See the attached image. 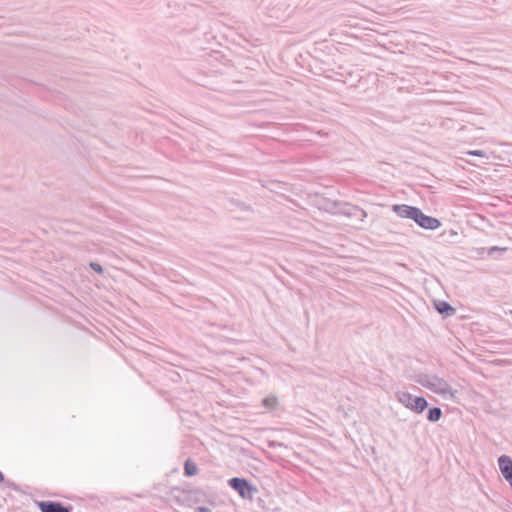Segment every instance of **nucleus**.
<instances>
[{
    "label": "nucleus",
    "mask_w": 512,
    "mask_h": 512,
    "mask_svg": "<svg viewBox=\"0 0 512 512\" xmlns=\"http://www.w3.org/2000/svg\"><path fill=\"white\" fill-rule=\"evenodd\" d=\"M90 267L97 273H103V268L100 264L92 262L90 263Z\"/></svg>",
    "instance_id": "nucleus-12"
},
{
    "label": "nucleus",
    "mask_w": 512,
    "mask_h": 512,
    "mask_svg": "<svg viewBox=\"0 0 512 512\" xmlns=\"http://www.w3.org/2000/svg\"><path fill=\"white\" fill-rule=\"evenodd\" d=\"M469 155L483 157L484 152L482 150H473L468 152Z\"/></svg>",
    "instance_id": "nucleus-13"
},
{
    "label": "nucleus",
    "mask_w": 512,
    "mask_h": 512,
    "mask_svg": "<svg viewBox=\"0 0 512 512\" xmlns=\"http://www.w3.org/2000/svg\"><path fill=\"white\" fill-rule=\"evenodd\" d=\"M184 470L187 476H194L198 473L197 465L195 463L190 462L189 460L185 462Z\"/></svg>",
    "instance_id": "nucleus-10"
},
{
    "label": "nucleus",
    "mask_w": 512,
    "mask_h": 512,
    "mask_svg": "<svg viewBox=\"0 0 512 512\" xmlns=\"http://www.w3.org/2000/svg\"><path fill=\"white\" fill-rule=\"evenodd\" d=\"M507 482L510 484V486L512 488V478L510 480H507Z\"/></svg>",
    "instance_id": "nucleus-16"
},
{
    "label": "nucleus",
    "mask_w": 512,
    "mask_h": 512,
    "mask_svg": "<svg viewBox=\"0 0 512 512\" xmlns=\"http://www.w3.org/2000/svg\"><path fill=\"white\" fill-rule=\"evenodd\" d=\"M498 466L504 479L510 480L512 478V459L507 455H501L498 458Z\"/></svg>",
    "instance_id": "nucleus-6"
},
{
    "label": "nucleus",
    "mask_w": 512,
    "mask_h": 512,
    "mask_svg": "<svg viewBox=\"0 0 512 512\" xmlns=\"http://www.w3.org/2000/svg\"><path fill=\"white\" fill-rule=\"evenodd\" d=\"M42 512H69L67 508L61 504L51 501H43L39 503Z\"/></svg>",
    "instance_id": "nucleus-7"
},
{
    "label": "nucleus",
    "mask_w": 512,
    "mask_h": 512,
    "mask_svg": "<svg viewBox=\"0 0 512 512\" xmlns=\"http://www.w3.org/2000/svg\"><path fill=\"white\" fill-rule=\"evenodd\" d=\"M442 417V410L439 407H433L428 410L427 419L431 422H437Z\"/></svg>",
    "instance_id": "nucleus-9"
},
{
    "label": "nucleus",
    "mask_w": 512,
    "mask_h": 512,
    "mask_svg": "<svg viewBox=\"0 0 512 512\" xmlns=\"http://www.w3.org/2000/svg\"><path fill=\"white\" fill-rule=\"evenodd\" d=\"M392 210L401 218L412 219L421 228L427 230H436L441 226L440 220L425 215L421 209L406 204H396L392 206Z\"/></svg>",
    "instance_id": "nucleus-1"
},
{
    "label": "nucleus",
    "mask_w": 512,
    "mask_h": 512,
    "mask_svg": "<svg viewBox=\"0 0 512 512\" xmlns=\"http://www.w3.org/2000/svg\"><path fill=\"white\" fill-rule=\"evenodd\" d=\"M395 398L406 409L416 414H421L428 407V402L424 397L414 396L407 391H397L395 393Z\"/></svg>",
    "instance_id": "nucleus-3"
},
{
    "label": "nucleus",
    "mask_w": 512,
    "mask_h": 512,
    "mask_svg": "<svg viewBox=\"0 0 512 512\" xmlns=\"http://www.w3.org/2000/svg\"><path fill=\"white\" fill-rule=\"evenodd\" d=\"M195 512H212L209 508L207 507H198Z\"/></svg>",
    "instance_id": "nucleus-14"
},
{
    "label": "nucleus",
    "mask_w": 512,
    "mask_h": 512,
    "mask_svg": "<svg viewBox=\"0 0 512 512\" xmlns=\"http://www.w3.org/2000/svg\"><path fill=\"white\" fill-rule=\"evenodd\" d=\"M436 309L440 314H446L447 316L452 315L455 309L447 302H440L436 305Z\"/></svg>",
    "instance_id": "nucleus-8"
},
{
    "label": "nucleus",
    "mask_w": 512,
    "mask_h": 512,
    "mask_svg": "<svg viewBox=\"0 0 512 512\" xmlns=\"http://www.w3.org/2000/svg\"><path fill=\"white\" fill-rule=\"evenodd\" d=\"M230 486L235 489L243 498H252L256 489L242 478H232L229 480Z\"/></svg>",
    "instance_id": "nucleus-4"
},
{
    "label": "nucleus",
    "mask_w": 512,
    "mask_h": 512,
    "mask_svg": "<svg viewBox=\"0 0 512 512\" xmlns=\"http://www.w3.org/2000/svg\"><path fill=\"white\" fill-rule=\"evenodd\" d=\"M277 404V399L275 397H267L263 400V405L268 409L272 410Z\"/></svg>",
    "instance_id": "nucleus-11"
},
{
    "label": "nucleus",
    "mask_w": 512,
    "mask_h": 512,
    "mask_svg": "<svg viewBox=\"0 0 512 512\" xmlns=\"http://www.w3.org/2000/svg\"><path fill=\"white\" fill-rule=\"evenodd\" d=\"M415 381L422 387L445 399H453L455 397V392L448 382L435 374H419L416 376Z\"/></svg>",
    "instance_id": "nucleus-2"
},
{
    "label": "nucleus",
    "mask_w": 512,
    "mask_h": 512,
    "mask_svg": "<svg viewBox=\"0 0 512 512\" xmlns=\"http://www.w3.org/2000/svg\"><path fill=\"white\" fill-rule=\"evenodd\" d=\"M336 205L338 207L336 213L343 214L350 218H356L359 223L364 222L365 218L367 217V213L358 206L350 205L347 203Z\"/></svg>",
    "instance_id": "nucleus-5"
},
{
    "label": "nucleus",
    "mask_w": 512,
    "mask_h": 512,
    "mask_svg": "<svg viewBox=\"0 0 512 512\" xmlns=\"http://www.w3.org/2000/svg\"><path fill=\"white\" fill-rule=\"evenodd\" d=\"M4 480V476L3 474L0 472V482H2Z\"/></svg>",
    "instance_id": "nucleus-15"
}]
</instances>
